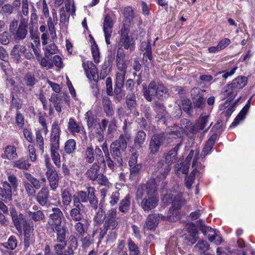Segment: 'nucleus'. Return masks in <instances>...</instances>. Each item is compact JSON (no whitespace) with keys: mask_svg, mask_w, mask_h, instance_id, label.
<instances>
[{"mask_svg":"<svg viewBox=\"0 0 255 255\" xmlns=\"http://www.w3.org/2000/svg\"><path fill=\"white\" fill-rule=\"evenodd\" d=\"M167 133H155L153 134L150 140L149 144V156L153 157L158 152L160 146L165 142L167 137L176 138L181 136L180 132L178 131H172Z\"/></svg>","mask_w":255,"mask_h":255,"instance_id":"obj_5","label":"nucleus"},{"mask_svg":"<svg viewBox=\"0 0 255 255\" xmlns=\"http://www.w3.org/2000/svg\"><path fill=\"white\" fill-rule=\"evenodd\" d=\"M100 169V167L97 163H94L90 166V167L87 170L86 175L90 180L95 181L97 176L99 175L98 174Z\"/></svg>","mask_w":255,"mask_h":255,"instance_id":"obj_37","label":"nucleus"},{"mask_svg":"<svg viewBox=\"0 0 255 255\" xmlns=\"http://www.w3.org/2000/svg\"><path fill=\"white\" fill-rule=\"evenodd\" d=\"M7 179L6 181L14 191H16L18 186V180L17 177L10 172L7 173Z\"/></svg>","mask_w":255,"mask_h":255,"instance_id":"obj_53","label":"nucleus"},{"mask_svg":"<svg viewBox=\"0 0 255 255\" xmlns=\"http://www.w3.org/2000/svg\"><path fill=\"white\" fill-rule=\"evenodd\" d=\"M218 138V135L217 133H213L210 136L203 148L201 156H205L211 152Z\"/></svg>","mask_w":255,"mask_h":255,"instance_id":"obj_33","label":"nucleus"},{"mask_svg":"<svg viewBox=\"0 0 255 255\" xmlns=\"http://www.w3.org/2000/svg\"><path fill=\"white\" fill-rule=\"evenodd\" d=\"M25 178L33 186L35 190L39 189L41 187L40 180L33 176L30 173L25 172L23 173Z\"/></svg>","mask_w":255,"mask_h":255,"instance_id":"obj_48","label":"nucleus"},{"mask_svg":"<svg viewBox=\"0 0 255 255\" xmlns=\"http://www.w3.org/2000/svg\"><path fill=\"white\" fill-rule=\"evenodd\" d=\"M103 25L106 42L108 45L110 44V39L113 32L114 22L110 15L107 14L105 15Z\"/></svg>","mask_w":255,"mask_h":255,"instance_id":"obj_18","label":"nucleus"},{"mask_svg":"<svg viewBox=\"0 0 255 255\" xmlns=\"http://www.w3.org/2000/svg\"><path fill=\"white\" fill-rule=\"evenodd\" d=\"M181 127L183 131L185 133H197V129L195 128V125H193L187 119H183L181 121Z\"/></svg>","mask_w":255,"mask_h":255,"instance_id":"obj_38","label":"nucleus"},{"mask_svg":"<svg viewBox=\"0 0 255 255\" xmlns=\"http://www.w3.org/2000/svg\"><path fill=\"white\" fill-rule=\"evenodd\" d=\"M49 101L52 103L56 111L59 113L61 112V104L62 101V99L60 96L56 94H53L51 95Z\"/></svg>","mask_w":255,"mask_h":255,"instance_id":"obj_45","label":"nucleus"},{"mask_svg":"<svg viewBox=\"0 0 255 255\" xmlns=\"http://www.w3.org/2000/svg\"><path fill=\"white\" fill-rule=\"evenodd\" d=\"M158 199L154 194L145 196L140 203L141 207L145 212L154 209L158 205Z\"/></svg>","mask_w":255,"mask_h":255,"instance_id":"obj_20","label":"nucleus"},{"mask_svg":"<svg viewBox=\"0 0 255 255\" xmlns=\"http://www.w3.org/2000/svg\"><path fill=\"white\" fill-rule=\"evenodd\" d=\"M124 133L121 134L118 139L113 141L110 145V153L114 159L110 157V154L105 155V163L112 170L116 166H121L123 164L122 152H124L127 147V141L131 139V134L129 132L126 126L123 127Z\"/></svg>","mask_w":255,"mask_h":255,"instance_id":"obj_1","label":"nucleus"},{"mask_svg":"<svg viewBox=\"0 0 255 255\" xmlns=\"http://www.w3.org/2000/svg\"><path fill=\"white\" fill-rule=\"evenodd\" d=\"M51 230L56 233V239L55 242H63L66 241V234L68 232L67 227L65 226L59 225L51 228Z\"/></svg>","mask_w":255,"mask_h":255,"instance_id":"obj_31","label":"nucleus"},{"mask_svg":"<svg viewBox=\"0 0 255 255\" xmlns=\"http://www.w3.org/2000/svg\"><path fill=\"white\" fill-rule=\"evenodd\" d=\"M87 77L89 80H95L98 76L97 69L92 61H87L83 64Z\"/></svg>","mask_w":255,"mask_h":255,"instance_id":"obj_28","label":"nucleus"},{"mask_svg":"<svg viewBox=\"0 0 255 255\" xmlns=\"http://www.w3.org/2000/svg\"><path fill=\"white\" fill-rule=\"evenodd\" d=\"M163 201L172 203L167 217L172 222H174L180 218V210L185 205L186 200L181 196H173L172 194H166L162 199Z\"/></svg>","mask_w":255,"mask_h":255,"instance_id":"obj_4","label":"nucleus"},{"mask_svg":"<svg viewBox=\"0 0 255 255\" xmlns=\"http://www.w3.org/2000/svg\"><path fill=\"white\" fill-rule=\"evenodd\" d=\"M90 202V198L85 191H79L73 196V204H76L81 207H84L83 203Z\"/></svg>","mask_w":255,"mask_h":255,"instance_id":"obj_30","label":"nucleus"},{"mask_svg":"<svg viewBox=\"0 0 255 255\" xmlns=\"http://www.w3.org/2000/svg\"><path fill=\"white\" fill-rule=\"evenodd\" d=\"M194 248L200 255H212L211 254L207 253L210 249V245L207 241H199L194 246Z\"/></svg>","mask_w":255,"mask_h":255,"instance_id":"obj_34","label":"nucleus"},{"mask_svg":"<svg viewBox=\"0 0 255 255\" xmlns=\"http://www.w3.org/2000/svg\"><path fill=\"white\" fill-rule=\"evenodd\" d=\"M146 138V134L142 130L137 131L133 139V148L136 150H139L142 148Z\"/></svg>","mask_w":255,"mask_h":255,"instance_id":"obj_26","label":"nucleus"},{"mask_svg":"<svg viewBox=\"0 0 255 255\" xmlns=\"http://www.w3.org/2000/svg\"><path fill=\"white\" fill-rule=\"evenodd\" d=\"M154 110L157 114V118L161 119L165 115L166 111L165 107L160 103L155 102L154 103Z\"/></svg>","mask_w":255,"mask_h":255,"instance_id":"obj_56","label":"nucleus"},{"mask_svg":"<svg viewBox=\"0 0 255 255\" xmlns=\"http://www.w3.org/2000/svg\"><path fill=\"white\" fill-rule=\"evenodd\" d=\"M130 206V197L126 195L125 197L121 201L119 205V210L120 212L126 214L128 212Z\"/></svg>","mask_w":255,"mask_h":255,"instance_id":"obj_43","label":"nucleus"},{"mask_svg":"<svg viewBox=\"0 0 255 255\" xmlns=\"http://www.w3.org/2000/svg\"><path fill=\"white\" fill-rule=\"evenodd\" d=\"M23 230L24 249L26 251L35 242L33 225Z\"/></svg>","mask_w":255,"mask_h":255,"instance_id":"obj_22","label":"nucleus"},{"mask_svg":"<svg viewBox=\"0 0 255 255\" xmlns=\"http://www.w3.org/2000/svg\"><path fill=\"white\" fill-rule=\"evenodd\" d=\"M85 116L88 128H90V129L101 124L98 119L92 115L90 111L86 113Z\"/></svg>","mask_w":255,"mask_h":255,"instance_id":"obj_42","label":"nucleus"},{"mask_svg":"<svg viewBox=\"0 0 255 255\" xmlns=\"http://www.w3.org/2000/svg\"><path fill=\"white\" fill-rule=\"evenodd\" d=\"M73 207L70 211L69 215L66 216L68 219L74 221H80L83 218V215L81 213V210L83 208L76 204H73Z\"/></svg>","mask_w":255,"mask_h":255,"instance_id":"obj_29","label":"nucleus"},{"mask_svg":"<svg viewBox=\"0 0 255 255\" xmlns=\"http://www.w3.org/2000/svg\"><path fill=\"white\" fill-rule=\"evenodd\" d=\"M208 119V116L206 115L202 116L201 115L200 118L195 124V128L197 129V132H198L200 130H202L205 128L206 127H207Z\"/></svg>","mask_w":255,"mask_h":255,"instance_id":"obj_54","label":"nucleus"},{"mask_svg":"<svg viewBox=\"0 0 255 255\" xmlns=\"http://www.w3.org/2000/svg\"><path fill=\"white\" fill-rule=\"evenodd\" d=\"M76 7L74 3L73 2L71 5L70 2L66 0L65 3V7L60 8V23L59 25L61 28H66L69 22V16H72L75 15Z\"/></svg>","mask_w":255,"mask_h":255,"instance_id":"obj_8","label":"nucleus"},{"mask_svg":"<svg viewBox=\"0 0 255 255\" xmlns=\"http://www.w3.org/2000/svg\"><path fill=\"white\" fill-rule=\"evenodd\" d=\"M130 167V176L129 179L131 180H135L139 175L140 170L142 167V165L140 163L134 165Z\"/></svg>","mask_w":255,"mask_h":255,"instance_id":"obj_55","label":"nucleus"},{"mask_svg":"<svg viewBox=\"0 0 255 255\" xmlns=\"http://www.w3.org/2000/svg\"><path fill=\"white\" fill-rule=\"evenodd\" d=\"M11 55L17 62L20 61L22 55L27 59H30L33 57L32 53L26 49L25 46L20 44L14 46L11 51Z\"/></svg>","mask_w":255,"mask_h":255,"instance_id":"obj_16","label":"nucleus"},{"mask_svg":"<svg viewBox=\"0 0 255 255\" xmlns=\"http://www.w3.org/2000/svg\"><path fill=\"white\" fill-rule=\"evenodd\" d=\"M61 129L58 121H54L52 126L50 134V153L51 158L58 167L61 165L60 156L58 152Z\"/></svg>","mask_w":255,"mask_h":255,"instance_id":"obj_3","label":"nucleus"},{"mask_svg":"<svg viewBox=\"0 0 255 255\" xmlns=\"http://www.w3.org/2000/svg\"><path fill=\"white\" fill-rule=\"evenodd\" d=\"M170 170V166L161 159L155 165L154 175L156 176V179L160 182L166 178Z\"/></svg>","mask_w":255,"mask_h":255,"instance_id":"obj_14","label":"nucleus"},{"mask_svg":"<svg viewBox=\"0 0 255 255\" xmlns=\"http://www.w3.org/2000/svg\"><path fill=\"white\" fill-rule=\"evenodd\" d=\"M49 198V191L48 187H42L35 196V200L41 206H46Z\"/></svg>","mask_w":255,"mask_h":255,"instance_id":"obj_24","label":"nucleus"},{"mask_svg":"<svg viewBox=\"0 0 255 255\" xmlns=\"http://www.w3.org/2000/svg\"><path fill=\"white\" fill-rule=\"evenodd\" d=\"M247 84V81H233L231 84H228L226 86V95L229 97L224 103V108L226 107L228 105L229 106V108L226 112V116L229 117L235 110V107L239 99L236 101L233 102L232 101L235 98L237 94L239 89L243 88Z\"/></svg>","mask_w":255,"mask_h":255,"instance_id":"obj_2","label":"nucleus"},{"mask_svg":"<svg viewBox=\"0 0 255 255\" xmlns=\"http://www.w3.org/2000/svg\"><path fill=\"white\" fill-rule=\"evenodd\" d=\"M61 198L63 204L67 206L71 204L73 196L67 189H65L62 192Z\"/></svg>","mask_w":255,"mask_h":255,"instance_id":"obj_59","label":"nucleus"},{"mask_svg":"<svg viewBox=\"0 0 255 255\" xmlns=\"http://www.w3.org/2000/svg\"><path fill=\"white\" fill-rule=\"evenodd\" d=\"M109 123V120L104 119L102 120L101 124L90 129L89 136L91 140L96 138L99 142L104 139V130L106 129Z\"/></svg>","mask_w":255,"mask_h":255,"instance_id":"obj_10","label":"nucleus"},{"mask_svg":"<svg viewBox=\"0 0 255 255\" xmlns=\"http://www.w3.org/2000/svg\"><path fill=\"white\" fill-rule=\"evenodd\" d=\"M142 91L145 98L148 101H151L152 97L153 96H156L158 98H160L165 95L167 92L163 85L157 81H152L150 83L148 89L144 87Z\"/></svg>","mask_w":255,"mask_h":255,"instance_id":"obj_6","label":"nucleus"},{"mask_svg":"<svg viewBox=\"0 0 255 255\" xmlns=\"http://www.w3.org/2000/svg\"><path fill=\"white\" fill-rule=\"evenodd\" d=\"M102 104L106 116L108 117L112 116L114 114V111L110 99L107 97H104L102 100Z\"/></svg>","mask_w":255,"mask_h":255,"instance_id":"obj_39","label":"nucleus"},{"mask_svg":"<svg viewBox=\"0 0 255 255\" xmlns=\"http://www.w3.org/2000/svg\"><path fill=\"white\" fill-rule=\"evenodd\" d=\"M9 211L14 226L18 231H21L22 228L24 230L33 225V222L27 220L23 214L18 213L15 208H10Z\"/></svg>","mask_w":255,"mask_h":255,"instance_id":"obj_7","label":"nucleus"},{"mask_svg":"<svg viewBox=\"0 0 255 255\" xmlns=\"http://www.w3.org/2000/svg\"><path fill=\"white\" fill-rule=\"evenodd\" d=\"M12 165L14 167L19 169L28 170L31 166V164L29 163L24 158L22 157L13 161Z\"/></svg>","mask_w":255,"mask_h":255,"instance_id":"obj_46","label":"nucleus"},{"mask_svg":"<svg viewBox=\"0 0 255 255\" xmlns=\"http://www.w3.org/2000/svg\"><path fill=\"white\" fill-rule=\"evenodd\" d=\"M83 157L86 163H94L93 162L95 159V155L94 153V150L92 146L87 147L85 148L84 152Z\"/></svg>","mask_w":255,"mask_h":255,"instance_id":"obj_40","label":"nucleus"},{"mask_svg":"<svg viewBox=\"0 0 255 255\" xmlns=\"http://www.w3.org/2000/svg\"><path fill=\"white\" fill-rule=\"evenodd\" d=\"M46 175L51 190L55 191L58 186L59 178L55 168L46 170Z\"/></svg>","mask_w":255,"mask_h":255,"instance_id":"obj_25","label":"nucleus"},{"mask_svg":"<svg viewBox=\"0 0 255 255\" xmlns=\"http://www.w3.org/2000/svg\"><path fill=\"white\" fill-rule=\"evenodd\" d=\"M128 247L129 255H139L140 251L137 246L130 238L128 240Z\"/></svg>","mask_w":255,"mask_h":255,"instance_id":"obj_61","label":"nucleus"},{"mask_svg":"<svg viewBox=\"0 0 255 255\" xmlns=\"http://www.w3.org/2000/svg\"><path fill=\"white\" fill-rule=\"evenodd\" d=\"M105 212L103 209V207L101 205L99 208L94 217V221L98 224L102 223L106 219Z\"/></svg>","mask_w":255,"mask_h":255,"instance_id":"obj_63","label":"nucleus"},{"mask_svg":"<svg viewBox=\"0 0 255 255\" xmlns=\"http://www.w3.org/2000/svg\"><path fill=\"white\" fill-rule=\"evenodd\" d=\"M203 234L207 237L208 240L210 242H212L215 240L216 244H220L222 242L221 237L219 235V232L211 228L210 227L207 226H202L201 229Z\"/></svg>","mask_w":255,"mask_h":255,"instance_id":"obj_21","label":"nucleus"},{"mask_svg":"<svg viewBox=\"0 0 255 255\" xmlns=\"http://www.w3.org/2000/svg\"><path fill=\"white\" fill-rule=\"evenodd\" d=\"M17 157L16 148L13 145H8L5 147L4 151L3 158L7 159L9 160H13Z\"/></svg>","mask_w":255,"mask_h":255,"instance_id":"obj_36","label":"nucleus"},{"mask_svg":"<svg viewBox=\"0 0 255 255\" xmlns=\"http://www.w3.org/2000/svg\"><path fill=\"white\" fill-rule=\"evenodd\" d=\"M157 191V186L155 179H151L145 184L138 186L136 192L137 200L143 199L145 196L153 195Z\"/></svg>","mask_w":255,"mask_h":255,"instance_id":"obj_9","label":"nucleus"},{"mask_svg":"<svg viewBox=\"0 0 255 255\" xmlns=\"http://www.w3.org/2000/svg\"><path fill=\"white\" fill-rule=\"evenodd\" d=\"M183 244L186 246H192L198 240L199 237L197 235L186 234L182 236Z\"/></svg>","mask_w":255,"mask_h":255,"instance_id":"obj_50","label":"nucleus"},{"mask_svg":"<svg viewBox=\"0 0 255 255\" xmlns=\"http://www.w3.org/2000/svg\"><path fill=\"white\" fill-rule=\"evenodd\" d=\"M17 240L15 236H11L7 242L2 244V246L7 249L13 250L17 247Z\"/></svg>","mask_w":255,"mask_h":255,"instance_id":"obj_60","label":"nucleus"},{"mask_svg":"<svg viewBox=\"0 0 255 255\" xmlns=\"http://www.w3.org/2000/svg\"><path fill=\"white\" fill-rule=\"evenodd\" d=\"M57 21H54L51 17H49L47 20V26L48 30L51 35V38L54 40L56 38V33L55 31V25L57 23Z\"/></svg>","mask_w":255,"mask_h":255,"instance_id":"obj_57","label":"nucleus"},{"mask_svg":"<svg viewBox=\"0 0 255 255\" xmlns=\"http://www.w3.org/2000/svg\"><path fill=\"white\" fill-rule=\"evenodd\" d=\"M23 186L28 197H32L35 195V189L28 180L23 182Z\"/></svg>","mask_w":255,"mask_h":255,"instance_id":"obj_62","label":"nucleus"},{"mask_svg":"<svg viewBox=\"0 0 255 255\" xmlns=\"http://www.w3.org/2000/svg\"><path fill=\"white\" fill-rule=\"evenodd\" d=\"M164 217L162 216H160L159 214L153 213L148 215L146 218L144 228L148 230H154L157 225L160 218Z\"/></svg>","mask_w":255,"mask_h":255,"instance_id":"obj_23","label":"nucleus"},{"mask_svg":"<svg viewBox=\"0 0 255 255\" xmlns=\"http://www.w3.org/2000/svg\"><path fill=\"white\" fill-rule=\"evenodd\" d=\"M87 195L90 198V204L91 206L94 209L98 208V201L95 195V188L93 187H88L86 188Z\"/></svg>","mask_w":255,"mask_h":255,"instance_id":"obj_41","label":"nucleus"},{"mask_svg":"<svg viewBox=\"0 0 255 255\" xmlns=\"http://www.w3.org/2000/svg\"><path fill=\"white\" fill-rule=\"evenodd\" d=\"M27 213L28 217L34 222H41L45 220V215L41 210H37L33 212L28 211Z\"/></svg>","mask_w":255,"mask_h":255,"instance_id":"obj_44","label":"nucleus"},{"mask_svg":"<svg viewBox=\"0 0 255 255\" xmlns=\"http://www.w3.org/2000/svg\"><path fill=\"white\" fill-rule=\"evenodd\" d=\"M77 222L74 226V228L80 236H83L87 230L86 222L85 221L84 223L79 221Z\"/></svg>","mask_w":255,"mask_h":255,"instance_id":"obj_64","label":"nucleus"},{"mask_svg":"<svg viewBox=\"0 0 255 255\" xmlns=\"http://www.w3.org/2000/svg\"><path fill=\"white\" fill-rule=\"evenodd\" d=\"M140 49L145 51L143 54L144 57H146L150 60L152 59L151 46L150 41H143L140 45Z\"/></svg>","mask_w":255,"mask_h":255,"instance_id":"obj_47","label":"nucleus"},{"mask_svg":"<svg viewBox=\"0 0 255 255\" xmlns=\"http://www.w3.org/2000/svg\"><path fill=\"white\" fill-rule=\"evenodd\" d=\"M119 218H117L116 209L112 208L108 210L103 227L113 231L116 229L119 225Z\"/></svg>","mask_w":255,"mask_h":255,"instance_id":"obj_11","label":"nucleus"},{"mask_svg":"<svg viewBox=\"0 0 255 255\" xmlns=\"http://www.w3.org/2000/svg\"><path fill=\"white\" fill-rule=\"evenodd\" d=\"M204 91L199 88H194L191 90L193 105L196 108L203 109L206 106V100L203 97Z\"/></svg>","mask_w":255,"mask_h":255,"instance_id":"obj_15","label":"nucleus"},{"mask_svg":"<svg viewBox=\"0 0 255 255\" xmlns=\"http://www.w3.org/2000/svg\"><path fill=\"white\" fill-rule=\"evenodd\" d=\"M17 20L14 19L10 23L9 32L11 33L13 38L16 41L24 39L27 34V30L26 28L18 26Z\"/></svg>","mask_w":255,"mask_h":255,"instance_id":"obj_12","label":"nucleus"},{"mask_svg":"<svg viewBox=\"0 0 255 255\" xmlns=\"http://www.w3.org/2000/svg\"><path fill=\"white\" fill-rule=\"evenodd\" d=\"M123 13L126 15L125 19L124 21V26L126 25L128 26L131 21L133 18V14L132 12V9L130 7H126L124 8Z\"/></svg>","mask_w":255,"mask_h":255,"instance_id":"obj_58","label":"nucleus"},{"mask_svg":"<svg viewBox=\"0 0 255 255\" xmlns=\"http://www.w3.org/2000/svg\"><path fill=\"white\" fill-rule=\"evenodd\" d=\"M64 215L61 210L58 208H53L52 213L49 215V220L47 225L51 228L56 226L61 225L62 220L64 219Z\"/></svg>","mask_w":255,"mask_h":255,"instance_id":"obj_17","label":"nucleus"},{"mask_svg":"<svg viewBox=\"0 0 255 255\" xmlns=\"http://www.w3.org/2000/svg\"><path fill=\"white\" fill-rule=\"evenodd\" d=\"M126 104L128 108L130 110H134L137 105L136 97L134 93H129L126 97Z\"/></svg>","mask_w":255,"mask_h":255,"instance_id":"obj_52","label":"nucleus"},{"mask_svg":"<svg viewBox=\"0 0 255 255\" xmlns=\"http://www.w3.org/2000/svg\"><path fill=\"white\" fill-rule=\"evenodd\" d=\"M128 34V29L124 26L121 30V34L119 46L123 47L126 49H129L130 51L135 49V44L133 38H130Z\"/></svg>","mask_w":255,"mask_h":255,"instance_id":"obj_13","label":"nucleus"},{"mask_svg":"<svg viewBox=\"0 0 255 255\" xmlns=\"http://www.w3.org/2000/svg\"><path fill=\"white\" fill-rule=\"evenodd\" d=\"M252 100V98H250L245 106L243 108L242 111L240 112L237 117L235 118L234 121L232 124V126H236L239 124L240 121L244 120L245 119L246 115L247 114L250 107V102Z\"/></svg>","mask_w":255,"mask_h":255,"instance_id":"obj_35","label":"nucleus"},{"mask_svg":"<svg viewBox=\"0 0 255 255\" xmlns=\"http://www.w3.org/2000/svg\"><path fill=\"white\" fill-rule=\"evenodd\" d=\"M2 186V187H0V198L2 200H11L13 189L9 186L6 181H3Z\"/></svg>","mask_w":255,"mask_h":255,"instance_id":"obj_32","label":"nucleus"},{"mask_svg":"<svg viewBox=\"0 0 255 255\" xmlns=\"http://www.w3.org/2000/svg\"><path fill=\"white\" fill-rule=\"evenodd\" d=\"M68 129L70 132L74 135L77 133H82L84 139L87 140V137L84 127L80 123H77L74 119H69L68 123Z\"/></svg>","mask_w":255,"mask_h":255,"instance_id":"obj_19","label":"nucleus"},{"mask_svg":"<svg viewBox=\"0 0 255 255\" xmlns=\"http://www.w3.org/2000/svg\"><path fill=\"white\" fill-rule=\"evenodd\" d=\"M125 54L123 51H121L120 49L118 50L116 62L117 67L119 70H126L127 66L125 64Z\"/></svg>","mask_w":255,"mask_h":255,"instance_id":"obj_49","label":"nucleus"},{"mask_svg":"<svg viewBox=\"0 0 255 255\" xmlns=\"http://www.w3.org/2000/svg\"><path fill=\"white\" fill-rule=\"evenodd\" d=\"M76 149V143L74 139H69L64 145V151L67 154H70L74 153Z\"/></svg>","mask_w":255,"mask_h":255,"instance_id":"obj_51","label":"nucleus"},{"mask_svg":"<svg viewBox=\"0 0 255 255\" xmlns=\"http://www.w3.org/2000/svg\"><path fill=\"white\" fill-rule=\"evenodd\" d=\"M181 142L176 144L172 149L169 150L165 156V161L166 163L171 166L177 160V153L181 146Z\"/></svg>","mask_w":255,"mask_h":255,"instance_id":"obj_27","label":"nucleus"}]
</instances>
